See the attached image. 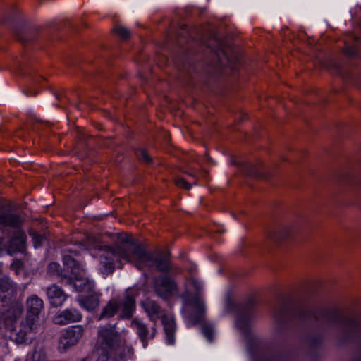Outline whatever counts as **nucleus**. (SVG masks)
<instances>
[{
    "label": "nucleus",
    "instance_id": "a878e982",
    "mask_svg": "<svg viewBox=\"0 0 361 361\" xmlns=\"http://www.w3.org/2000/svg\"><path fill=\"white\" fill-rule=\"evenodd\" d=\"M158 269L160 270H164V268H162L161 265H158Z\"/></svg>",
    "mask_w": 361,
    "mask_h": 361
},
{
    "label": "nucleus",
    "instance_id": "1a4fd4ad",
    "mask_svg": "<svg viewBox=\"0 0 361 361\" xmlns=\"http://www.w3.org/2000/svg\"><path fill=\"white\" fill-rule=\"evenodd\" d=\"M176 289V284L169 279H161L156 281V291L161 297H169Z\"/></svg>",
    "mask_w": 361,
    "mask_h": 361
},
{
    "label": "nucleus",
    "instance_id": "6ab92c4d",
    "mask_svg": "<svg viewBox=\"0 0 361 361\" xmlns=\"http://www.w3.org/2000/svg\"><path fill=\"white\" fill-rule=\"evenodd\" d=\"M103 264V270L104 274L111 273L114 270V266L112 262H102Z\"/></svg>",
    "mask_w": 361,
    "mask_h": 361
},
{
    "label": "nucleus",
    "instance_id": "6e6552de",
    "mask_svg": "<svg viewBox=\"0 0 361 361\" xmlns=\"http://www.w3.org/2000/svg\"><path fill=\"white\" fill-rule=\"evenodd\" d=\"M161 319L166 336V342L168 344H173L175 342L174 331L176 329L173 316L171 314H164Z\"/></svg>",
    "mask_w": 361,
    "mask_h": 361
},
{
    "label": "nucleus",
    "instance_id": "0eeeda50",
    "mask_svg": "<svg viewBox=\"0 0 361 361\" xmlns=\"http://www.w3.org/2000/svg\"><path fill=\"white\" fill-rule=\"evenodd\" d=\"M47 296L51 305L54 307L61 306L66 299L63 291L56 286H51L47 289Z\"/></svg>",
    "mask_w": 361,
    "mask_h": 361
},
{
    "label": "nucleus",
    "instance_id": "9b49d317",
    "mask_svg": "<svg viewBox=\"0 0 361 361\" xmlns=\"http://www.w3.org/2000/svg\"><path fill=\"white\" fill-rule=\"evenodd\" d=\"M22 219L16 216L2 215L0 216V226H10L12 227L17 226L20 224Z\"/></svg>",
    "mask_w": 361,
    "mask_h": 361
},
{
    "label": "nucleus",
    "instance_id": "f3484780",
    "mask_svg": "<svg viewBox=\"0 0 361 361\" xmlns=\"http://www.w3.org/2000/svg\"><path fill=\"white\" fill-rule=\"evenodd\" d=\"M198 288H199V284L194 279H191V280L187 281L185 283V289L188 293H192L197 291Z\"/></svg>",
    "mask_w": 361,
    "mask_h": 361
},
{
    "label": "nucleus",
    "instance_id": "bb28decb",
    "mask_svg": "<svg viewBox=\"0 0 361 361\" xmlns=\"http://www.w3.org/2000/svg\"><path fill=\"white\" fill-rule=\"evenodd\" d=\"M50 267H57V264H50Z\"/></svg>",
    "mask_w": 361,
    "mask_h": 361
},
{
    "label": "nucleus",
    "instance_id": "f8f14e48",
    "mask_svg": "<svg viewBox=\"0 0 361 361\" xmlns=\"http://www.w3.org/2000/svg\"><path fill=\"white\" fill-rule=\"evenodd\" d=\"M142 306L152 319L157 318V314L159 313V309L153 301L147 300L145 302H142Z\"/></svg>",
    "mask_w": 361,
    "mask_h": 361
},
{
    "label": "nucleus",
    "instance_id": "20e7f679",
    "mask_svg": "<svg viewBox=\"0 0 361 361\" xmlns=\"http://www.w3.org/2000/svg\"><path fill=\"white\" fill-rule=\"evenodd\" d=\"M118 308H121L123 312V317H129L135 309V301L131 297L128 296L124 304L117 307L112 303L109 304L103 310L102 317L113 316Z\"/></svg>",
    "mask_w": 361,
    "mask_h": 361
},
{
    "label": "nucleus",
    "instance_id": "9d476101",
    "mask_svg": "<svg viewBox=\"0 0 361 361\" xmlns=\"http://www.w3.org/2000/svg\"><path fill=\"white\" fill-rule=\"evenodd\" d=\"M80 305L88 311L94 310L99 305V298L96 293L92 292L90 297L80 298Z\"/></svg>",
    "mask_w": 361,
    "mask_h": 361
},
{
    "label": "nucleus",
    "instance_id": "4468645a",
    "mask_svg": "<svg viewBox=\"0 0 361 361\" xmlns=\"http://www.w3.org/2000/svg\"><path fill=\"white\" fill-rule=\"evenodd\" d=\"M22 314V308L21 307H16L9 310L6 314V323L13 322V321L16 320L18 317H20Z\"/></svg>",
    "mask_w": 361,
    "mask_h": 361
},
{
    "label": "nucleus",
    "instance_id": "f03ea898",
    "mask_svg": "<svg viewBox=\"0 0 361 361\" xmlns=\"http://www.w3.org/2000/svg\"><path fill=\"white\" fill-rule=\"evenodd\" d=\"M117 255L121 259L133 263L139 269L142 268L144 262L149 259V256L140 248H119Z\"/></svg>",
    "mask_w": 361,
    "mask_h": 361
},
{
    "label": "nucleus",
    "instance_id": "39448f33",
    "mask_svg": "<svg viewBox=\"0 0 361 361\" xmlns=\"http://www.w3.org/2000/svg\"><path fill=\"white\" fill-rule=\"evenodd\" d=\"M80 336L81 329L79 326L68 329L66 334L61 338L59 348L65 350L66 348L73 345L77 343Z\"/></svg>",
    "mask_w": 361,
    "mask_h": 361
},
{
    "label": "nucleus",
    "instance_id": "4be33fe9",
    "mask_svg": "<svg viewBox=\"0 0 361 361\" xmlns=\"http://www.w3.org/2000/svg\"><path fill=\"white\" fill-rule=\"evenodd\" d=\"M203 334L204 335V336L208 339V340H211L212 339V333H213V330L209 328V327H205L203 329Z\"/></svg>",
    "mask_w": 361,
    "mask_h": 361
},
{
    "label": "nucleus",
    "instance_id": "5701e85b",
    "mask_svg": "<svg viewBox=\"0 0 361 361\" xmlns=\"http://www.w3.org/2000/svg\"><path fill=\"white\" fill-rule=\"evenodd\" d=\"M141 157L145 161H146L147 163H149L152 160L151 157L149 156V154L145 151H142Z\"/></svg>",
    "mask_w": 361,
    "mask_h": 361
},
{
    "label": "nucleus",
    "instance_id": "aec40b11",
    "mask_svg": "<svg viewBox=\"0 0 361 361\" xmlns=\"http://www.w3.org/2000/svg\"><path fill=\"white\" fill-rule=\"evenodd\" d=\"M44 240V239L43 237L38 235H34L32 240H33L35 247L37 248V247H39Z\"/></svg>",
    "mask_w": 361,
    "mask_h": 361
},
{
    "label": "nucleus",
    "instance_id": "393cba45",
    "mask_svg": "<svg viewBox=\"0 0 361 361\" xmlns=\"http://www.w3.org/2000/svg\"><path fill=\"white\" fill-rule=\"evenodd\" d=\"M169 266V262H165V268H167Z\"/></svg>",
    "mask_w": 361,
    "mask_h": 361
},
{
    "label": "nucleus",
    "instance_id": "412c9836",
    "mask_svg": "<svg viewBox=\"0 0 361 361\" xmlns=\"http://www.w3.org/2000/svg\"><path fill=\"white\" fill-rule=\"evenodd\" d=\"M192 307L195 310H202L204 307V302L202 300H197V301L194 302L192 304Z\"/></svg>",
    "mask_w": 361,
    "mask_h": 361
},
{
    "label": "nucleus",
    "instance_id": "a211bd4d",
    "mask_svg": "<svg viewBox=\"0 0 361 361\" xmlns=\"http://www.w3.org/2000/svg\"><path fill=\"white\" fill-rule=\"evenodd\" d=\"M176 184L179 188H184L185 190H190L191 188V185L183 178H177L176 180Z\"/></svg>",
    "mask_w": 361,
    "mask_h": 361
},
{
    "label": "nucleus",
    "instance_id": "2eb2a0df",
    "mask_svg": "<svg viewBox=\"0 0 361 361\" xmlns=\"http://www.w3.org/2000/svg\"><path fill=\"white\" fill-rule=\"evenodd\" d=\"M114 31L121 38L126 39L130 35V32L123 25H116Z\"/></svg>",
    "mask_w": 361,
    "mask_h": 361
},
{
    "label": "nucleus",
    "instance_id": "7ed1b4c3",
    "mask_svg": "<svg viewBox=\"0 0 361 361\" xmlns=\"http://www.w3.org/2000/svg\"><path fill=\"white\" fill-rule=\"evenodd\" d=\"M65 263L67 267V269L71 268V281L73 283V286L76 290L78 291H83V290H92V284L85 278H84L80 271L79 268L76 266L72 267V265H75V262L71 259H65Z\"/></svg>",
    "mask_w": 361,
    "mask_h": 361
},
{
    "label": "nucleus",
    "instance_id": "f257e3e1",
    "mask_svg": "<svg viewBox=\"0 0 361 361\" xmlns=\"http://www.w3.org/2000/svg\"><path fill=\"white\" fill-rule=\"evenodd\" d=\"M43 308V301L36 295H32L27 300V318L23 324V329L18 332V336L25 341L24 334L37 329L39 323V314Z\"/></svg>",
    "mask_w": 361,
    "mask_h": 361
},
{
    "label": "nucleus",
    "instance_id": "ddd939ff",
    "mask_svg": "<svg viewBox=\"0 0 361 361\" xmlns=\"http://www.w3.org/2000/svg\"><path fill=\"white\" fill-rule=\"evenodd\" d=\"M99 336L105 342L106 345H111V342L116 337L111 329H102L99 331Z\"/></svg>",
    "mask_w": 361,
    "mask_h": 361
},
{
    "label": "nucleus",
    "instance_id": "b1692460",
    "mask_svg": "<svg viewBox=\"0 0 361 361\" xmlns=\"http://www.w3.org/2000/svg\"><path fill=\"white\" fill-rule=\"evenodd\" d=\"M21 264H20V262H13L12 264H11V267L15 269L16 267H20Z\"/></svg>",
    "mask_w": 361,
    "mask_h": 361
},
{
    "label": "nucleus",
    "instance_id": "423d86ee",
    "mask_svg": "<svg viewBox=\"0 0 361 361\" xmlns=\"http://www.w3.org/2000/svg\"><path fill=\"white\" fill-rule=\"evenodd\" d=\"M82 316L79 311L75 309L66 310L59 314L56 315L54 322L57 324H66L69 322H78L81 319Z\"/></svg>",
    "mask_w": 361,
    "mask_h": 361
},
{
    "label": "nucleus",
    "instance_id": "dca6fc26",
    "mask_svg": "<svg viewBox=\"0 0 361 361\" xmlns=\"http://www.w3.org/2000/svg\"><path fill=\"white\" fill-rule=\"evenodd\" d=\"M139 336L144 339L146 336V327L142 322L135 321L133 324Z\"/></svg>",
    "mask_w": 361,
    "mask_h": 361
}]
</instances>
